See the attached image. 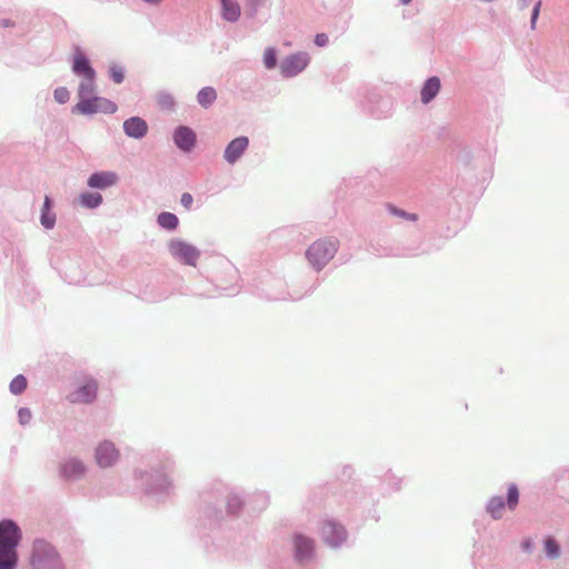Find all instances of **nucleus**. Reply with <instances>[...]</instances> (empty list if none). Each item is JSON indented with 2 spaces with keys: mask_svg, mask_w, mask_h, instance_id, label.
Here are the masks:
<instances>
[{
  "mask_svg": "<svg viewBox=\"0 0 569 569\" xmlns=\"http://www.w3.org/2000/svg\"><path fill=\"white\" fill-rule=\"evenodd\" d=\"M147 468L136 469L134 478L146 495L157 502L164 501L173 492L171 473L174 461L168 452L156 451L144 458Z\"/></svg>",
  "mask_w": 569,
  "mask_h": 569,
  "instance_id": "f257e3e1",
  "label": "nucleus"
},
{
  "mask_svg": "<svg viewBox=\"0 0 569 569\" xmlns=\"http://www.w3.org/2000/svg\"><path fill=\"white\" fill-rule=\"evenodd\" d=\"M199 499V525L210 529L221 526L224 520L223 507L228 516L234 517L247 506V499L222 483L202 491Z\"/></svg>",
  "mask_w": 569,
  "mask_h": 569,
  "instance_id": "f03ea898",
  "label": "nucleus"
},
{
  "mask_svg": "<svg viewBox=\"0 0 569 569\" xmlns=\"http://www.w3.org/2000/svg\"><path fill=\"white\" fill-rule=\"evenodd\" d=\"M31 569H66L64 562L51 542L36 538L30 552Z\"/></svg>",
  "mask_w": 569,
  "mask_h": 569,
  "instance_id": "7ed1b4c3",
  "label": "nucleus"
},
{
  "mask_svg": "<svg viewBox=\"0 0 569 569\" xmlns=\"http://www.w3.org/2000/svg\"><path fill=\"white\" fill-rule=\"evenodd\" d=\"M338 248V239L333 237L321 238L309 246L306 258L316 271H321L335 257Z\"/></svg>",
  "mask_w": 569,
  "mask_h": 569,
  "instance_id": "20e7f679",
  "label": "nucleus"
},
{
  "mask_svg": "<svg viewBox=\"0 0 569 569\" xmlns=\"http://www.w3.org/2000/svg\"><path fill=\"white\" fill-rule=\"evenodd\" d=\"M292 559L296 565H300L306 569L315 562L317 557V548L315 538L302 532H295L291 538Z\"/></svg>",
  "mask_w": 569,
  "mask_h": 569,
  "instance_id": "39448f33",
  "label": "nucleus"
},
{
  "mask_svg": "<svg viewBox=\"0 0 569 569\" xmlns=\"http://www.w3.org/2000/svg\"><path fill=\"white\" fill-rule=\"evenodd\" d=\"M520 492L516 483H509L507 487L506 498L501 496H492L486 503V512L493 519L500 520L502 518V511L507 508L510 511H515L519 505Z\"/></svg>",
  "mask_w": 569,
  "mask_h": 569,
  "instance_id": "423d86ee",
  "label": "nucleus"
},
{
  "mask_svg": "<svg viewBox=\"0 0 569 569\" xmlns=\"http://www.w3.org/2000/svg\"><path fill=\"white\" fill-rule=\"evenodd\" d=\"M320 535L323 542L331 549H340L348 538L346 527L335 519H326L322 521Z\"/></svg>",
  "mask_w": 569,
  "mask_h": 569,
  "instance_id": "0eeeda50",
  "label": "nucleus"
},
{
  "mask_svg": "<svg viewBox=\"0 0 569 569\" xmlns=\"http://www.w3.org/2000/svg\"><path fill=\"white\" fill-rule=\"evenodd\" d=\"M169 253L186 266L194 267L200 257V250L181 239H172L168 243Z\"/></svg>",
  "mask_w": 569,
  "mask_h": 569,
  "instance_id": "6e6552de",
  "label": "nucleus"
},
{
  "mask_svg": "<svg viewBox=\"0 0 569 569\" xmlns=\"http://www.w3.org/2000/svg\"><path fill=\"white\" fill-rule=\"evenodd\" d=\"M22 541V530L11 518L0 520V548L17 550Z\"/></svg>",
  "mask_w": 569,
  "mask_h": 569,
  "instance_id": "1a4fd4ad",
  "label": "nucleus"
},
{
  "mask_svg": "<svg viewBox=\"0 0 569 569\" xmlns=\"http://www.w3.org/2000/svg\"><path fill=\"white\" fill-rule=\"evenodd\" d=\"M362 108L373 118H387L392 110V101L376 90L370 91L362 101Z\"/></svg>",
  "mask_w": 569,
  "mask_h": 569,
  "instance_id": "9d476101",
  "label": "nucleus"
},
{
  "mask_svg": "<svg viewBox=\"0 0 569 569\" xmlns=\"http://www.w3.org/2000/svg\"><path fill=\"white\" fill-rule=\"evenodd\" d=\"M310 63V56L306 51H298L287 56L280 63V74L284 79L300 74Z\"/></svg>",
  "mask_w": 569,
  "mask_h": 569,
  "instance_id": "9b49d317",
  "label": "nucleus"
},
{
  "mask_svg": "<svg viewBox=\"0 0 569 569\" xmlns=\"http://www.w3.org/2000/svg\"><path fill=\"white\" fill-rule=\"evenodd\" d=\"M86 472L84 462L77 457H69L59 463V477L67 482L81 479Z\"/></svg>",
  "mask_w": 569,
  "mask_h": 569,
  "instance_id": "f8f14e48",
  "label": "nucleus"
},
{
  "mask_svg": "<svg viewBox=\"0 0 569 569\" xmlns=\"http://www.w3.org/2000/svg\"><path fill=\"white\" fill-rule=\"evenodd\" d=\"M119 450L110 440L101 441L94 450V460L97 465L102 469H107L114 466L116 462L119 460Z\"/></svg>",
  "mask_w": 569,
  "mask_h": 569,
  "instance_id": "ddd939ff",
  "label": "nucleus"
},
{
  "mask_svg": "<svg viewBox=\"0 0 569 569\" xmlns=\"http://www.w3.org/2000/svg\"><path fill=\"white\" fill-rule=\"evenodd\" d=\"M71 71L74 76L81 77L83 79L92 80L96 79L97 72L92 67L90 59L86 53L81 50L80 47H74V52L72 56V64Z\"/></svg>",
  "mask_w": 569,
  "mask_h": 569,
  "instance_id": "4468645a",
  "label": "nucleus"
},
{
  "mask_svg": "<svg viewBox=\"0 0 569 569\" xmlns=\"http://www.w3.org/2000/svg\"><path fill=\"white\" fill-rule=\"evenodd\" d=\"M172 140L180 151L189 153L197 144V134L190 127L180 124L173 130Z\"/></svg>",
  "mask_w": 569,
  "mask_h": 569,
  "instance_id": "2eb2a0df",
  "label": "nucleus"
},
{
  "mask_svg": "<svg viewBox=\"0 0 569 569\" xmlns=\"http://www.w3.org/2000/svg\"><path fill=\"white\" fill-rule=\"evenodd\" d=\"M249 138L239 136L232 139L224 148L223 159L229 164H236L249 148Z\"/></svg>",
  "mask_w": 569,
  "mask_h": 569,
  "instance_id": "dca6fc26",
  "label": "nucleus"
},
{
  "mask_svg": "<svg viewBox=\"0 0 569 569\" xmlns=\"http://www.w3.org/2000/svg\"><path fill=\"white\" fill-rule=\"evenodd\" d=\"M119 176L114 171L100 170L92 172L87 179V186L94 190H106L117 184Z\"/></svg>",
  "mask_w": 569,
  "mask_h": 569,
  "instance_id": "f3484780",
  "label": "nucleus"
},
{
  "mask_svg": "<svg viewBox=\"0 0 569 569\" xmlns=\"http://www.w3.org/2000/svg\"><path fill=\"white\" fill-rule=\"evenodd\" d=\"M122 129L127 137L140 140L147 136L149 127L143 118L132 116L123 121Z\"/></svg>",
  "mask_w": 569,
  "mask_h": 569,
  "instance_id": "a211bd4d",
  "label": "nucleus"
},
{
  "mask_svg": "<svg viewBox=\"0 0 569 569\" xmlns=\"http://www.w3.org/2000/svg\"><path fill=\"white\" fill-rule=\"evenodd\" d=\"M53 199L50 196H44L40 210V223L47 230L53 229L57 222V214L53 211Z\"/></svg>",
  "mask_w": 569,
  "mask_h": 569,
  "instance_id": "6ab92c4d",
  "label": "nucleus"
},
{
  "mask_svg": "<svg viewBox=\"0 0 569 569\" xmlns=\"http://www.w3.org/2000/svg\"><path fill=\"white\" fill-rule=\"evenodd\" d=\"M441 89L440 78L437 76L429 77L422 84L420 90V99L423 104L430 103Z\"/></svg>",
  "mask_w": 569,
  "mask_h": 569,
  "instance_id": "aec40b11",
  "label": "nucleus"
},
{
  "mask_svg": "<svg viewBox=\"0 0 569 569\" xmlns=\"http://www.w3.org/2000/svg\"><path fill=\"white\" fill-rule=\"evenodd\" d=\"M73 381V391H98L99 383L98 381L90 375H87L82 371L74 372L72 376Z\"/></svg>",
  "mask_w": 569,
  "mask_h": 569,
  "instance_id": "412c9836",
  "label": "nucleus"
},
{
  "mask_svg": "<svg viewBox=\"0 0 569 569\" xmlns=\"http://www.w3.org/2000/svg\"><path fill=\"white\" fill-rule=\"evenodd\" d=\"M99 112V96H94L82 101H78L72 108L71 113L82 116H93Z\"/></svg>",
  "mask_w": 569,
  "mask_h": 569,
  "instance_id": "4be33fe9",
  "label": "nucleus"
},
{
  "mask_svg": "<svg viewBox=\"0 0 569 569\" xmlns=\"http://www.w3.org/2000/svg\"><path fill=\"white\" fill-rule=\"evenodd\" d=\"M350 503L353 507L370 509V507H373L376 505V499L371 490L367 488H359L353 492Z\"/></svg>",
  "mask_w": 569,
  "mask_h": 569,
  "instance_id": "5701e85b",
  "label": "nucleus"
},
{
  "mask_svg": "<svg viewBox=\"0 0 569 569\" xmlns=\"http://www.w3.org/2000/svg\"><path fill=\"white\" fill-rule=\"evenodd\" d=\"M221 17L228 22H237L240 18L241 8L237 0H221Z\"/></svg>",
  "mask_w": 569,
  "mask_h": 569,
  "instance_id": "b1692460",
  "label": "nucleus"
},
{
  "mask_svg": "<svg viewBox=\"0 0 569 569\" xmlns=\"http://www.w3.org/2000/svg\"><path fill=\"white\" fill-rule=\"evenodd\" d=\"M270 502L269 495L266 491H258L247 499V507L254 512H261Z\"/></svg>",
  "mask_w": 569,
  "mask_h": 569,
  "instance_id": "393cba45",
  "label": "nucleus"
},
{
  "mask_svg": "<svg viewBox=\"0 0 569 569\" xmlns=\"http://www.w3.org/2000/svg\"><path fill=\"white\" fill-rule=\"evenodd\" d=\"M79 204L86 209H97L103 202V197L100 192L97 191H84L81 192L79 198Z\"/></svg>",
  "mask_w": 569,
  "mask_h": 569,
  "instance_id": "a878e982",
  "label": "nucleus"
},
{
  "mask_svg": "<svg viewBox=\"0 0 569 569\" xmlns=\"http://www.w3.org/2000/svg\"><path fill=\"white\" fill-rule=\"evenodd\" d=\"M19 553L17 550L0 548V569H17Z\"/></svg>",
  "mask_w": 569,
  "mask_h": 569,
  "instance_id": "bb28decb",
  "label": "nucleus"
},
{
  "mask_svg": "<svg viewBox=\"0 0 569 569\" xmlns=\"http://www.w3.org/2000/svg\"><path fill=\"white\" fill-rule=\"evenodd\" d=\"M217 100V91L213 87H203L197 93V102L203 109L210 108Z\"/></svg>",
  "mask_w": 569,
  "mask_h": 569,
  "instance_id": "cd10ccee",
  "label": "nucleus"
},
{
  "mask_svg": "<svg viewBox=\"0 0 569 569\" xmlns=\"http://www.w3.org/2000/svg\"><path fill=\"white\" fill-rule=\"evenodd\" d=\"M157 223L167 231H174L179 227V218L172 212L162 211L157 216Z\"/></svg>",
  "mask_w": 569,
  "mask_h": 569,
  "instance_id": "c85d7f7f",
  "label": "nucleus"
},
{
  "mask_svg": "<svg viewBox=\"0 0 569 569\" xmlns=\"http://www.w3.org/2000/svg\"><path fill=\"white\" fill-rule=\"evenodd\" d=\"M96 94V79L88 80L83 79L77 90L78 101H82L83 99H88L94 97Z\"/></svg>",
  "mask_w": 569,
  "mask_h": 569,
  "instance_id": "c756f323",
  "label": "nucleus"
},
{
  "mask_svg": "<svg viewBox=\"0 0 569 569\" xmlns=\"http://www.w3.org/2000/svg\"><path fill=\"white\" fill-rule=\"evenodd\" d=\"M402 479L395 476L392 472H387L382 479V490L387 493H391L400 490Z\"/></svg>",
  "mask_w": 569,
  "mask_h": 569,
  "instance_id": "7c9ffc66",
  "label": "nucleus"
},
{
  "mask_svg": "<svg viewBox=\"0 0 569 569\" xmlns=\"http://www.w3.org/2000/svg\"><path fill=\"white\" fill-rule=\"evenodd\" d=\"M543 548L547 558L553 560L560 557L561 548L559 542L551 536H547L543 539Z\"/></svg>",
  "mask_w": 569,
  "mask_h": 569,
  "instance_id": "2f4dec72",
  "label": "nucleus"
},
{
  "mask_svg": "<svg viewBox=\"0 0 569 569\" xmlns=\"http://www.w3.org/2000/svg\"><path fill=\"white\" fill-rule=\"evenodd\" d=\"M386 208L391 216L400 218L402 220L417 222L419 219V216L417 213L408 212L392 203H387Z\"/></svg>",
  "mask_w": 569,
  "mask_h": 569,
  "instance_id": "473e14b6",
  "label": "nucleus"
},
{
  "mask_svg": "<svg viewBox=\"0 0 569 569\" xmlns=\"http://www.w3.org/2000/svg\"><path fill=\"white\" fill-rule=\"evenodd\" d=\"M156 100L158 106L163 110H173L176 107V99L169 91H159L157 93Z\"/></svg>",
  "mask_w": 569,
  "mask_h": 569,
  "instance_id": "72a5a7b5",
  "label": "nucleus"
},
{
  "mask_svg": "<svg viewBox=\"0 0 569 569\" xmlns=\"http://www.w3.org/2000/svg\"><path fill=\"white\" fill-rule=\"evenodd\" d=\"M263 66L267 70H273L278 66L277 49L274 47L266 48L263 52Z\"/></svg>",
  "mask_w": 569,
  "mask_h": 569,
  "instance_id": "f704fd0d",
  "label": "nucleus"
},
{
  "mask_svg": "<svg viewBox=\"0 0 569 569\" xmlns=\"http://www.w3.org/2000/svg\"><path fill=\"white\" fill-rule=\"evenodd\" d=\"M109 78L117 84H120L126 79V69L121 64L112 63L108 69Z\"/></svg>",
  "mask_w": 569,
  "mask_h": 569,
  "instance_id": "c9c22d12",
  "label": "nucleus"
},
{
  "mask_svg": "<svg viewBox=\"0 0 569 569\" xmlns=\"http://www.w3.org/2000/svg\"><path fill=\"white\" fill-rule=\"evenodd\" d=\"M98 393H68L67 399L71 403H93Z\"/></svg>",
  "mask_w": 569,
  "mask_h": 569,
  "instance_id": "e433bc0d",
  "label": "nucleus"
},
{
  "mask_svg": "<svg viewBox=\"0 0 569 569\" xmlns=\"http://www.w3.org/2000/svg\"><path fill=\"white\" fill-rule=\"evenodd\" d=\"M118 110V106L112 100L99 96V112L104 114H113Z\"/></svg>",
  "mask_w": 569,
  "mask_h": 569,
  "instance_id": "4c0bfd02",
  "label": "nucleus"
},
{
  "mask_svg": "<svg viewBox=\"0 0 569 569\" xmlns=\"http://www.w3.org/2000/svg\"><path fill=\"white\" fill-rule=\"evenodd\" d=\"M28 379L24 375L16 376L9 383V391H26Z\"/></svg>",
  "mask_w": 569,
  "mask_h": 569,
  "instance_id": "58836bf2",
  "label": "nucleus"
},
{
  "mask_svg": "<svg viewBox=\"0 0 569 569\" xmlns=\"http://www.w3.org/2000/svg\"><path fill=\"white\" fill-rule=\"evenodd\" d=\"M53 98L58 103L64 104L70 99V91L66 87H58L53 91Z\"/></svg>",
  "mask_w": 569,
  "mask_h": 569,
  "instance_id": "ea45409f",
  "label": "nucleus"
},
{
  "mask_svg": "<svg viewBox=\"0 0 569 569\" xmlns=\"http://www.w3.org/2000/svg\"><path fill=\"white\" fill-rule=\"evenodd\" d=\"M262 4V0H244V7L249 17H254Z\"/></svg>",
  "mask_w": 569,
  "mask_h": 569,
  "instance_id": "a19ab883",
  "label": "nucleus"
},
{
  "mask_svg": "<svg viewBox=\"0 0 569 569\" xmlns=\"http://www.w3.org/2000/svg\"><path fill=\"white\" fill-rule=\"evenodd\" d=\"M427 251H419V247H416V248H412V249H407L406 251H400V250H397V251H390V252H386L383 253L385 256H396V257H413V256H418V254H421V253H426Z\"/></svg>",
  "mask_w": 569,
  "mask_h": 569,
  "instance_id": "79ce46f5",
  "label": "nucleus"
},
{
  "mask_svg": "<svg viewBox=\"0 0 569 569\" xmlns=\"http://www.w3.org/2000/svg\"><path fill=\"white\" fill-rule=\"evenodd\" d=\"M32 418L31 411L28 408H20L18 410V419L21 426H27Z\"/></svg>",
  "mask_w": 569,
  "mask_h": 569,
  "instance_id": "37998d69",
  "label": "nucleus"
},
{
  "mask_svg": "<svg viewBox=\"0 0 569 569\" xmlns=\"http://www.w3.org/2000/svg\"><path fill=\"white\" fill-rule=\"evenodd\" d=\"M541 6H542V1L539 0L535 3V6L532 8L531 17H530V27L532 30L536 29V23L539 18V14H540Z\"/></svg>",
  "mask_w": 569,
  "mask_h": 569,
  "instance_id": "c03bdc74",
  "label": "nucleus"
},
{
  "mask_svg": "<svg viewBox=\"0 0 569 569\" xmlns=\"http://www.w3.org/2000/svg\"><path fill=\"white\" fill-rule=\"evenodd\" d=\"M180 203L186 210H188V211L192 210V204H193L192 194L189 192H183L180 197Z\"/></svg>",
  "mask_w": 569,
  "mask_h": 569,
  "instance_id": "a18cd8bd",
  "label": "nucleus"
},
{
  "mask_svg": "<svg viewBox=\"0 0 569 569\" xmlns=\"http://www.w3.org/2000/svg\"><path fill=\"white\" fill-rule=\"evenodd\" d=\"M267 298L269 300L278 301V300H299L302 296H291L290 293H281V295H268Z\"/></svg>",
  "mask_w": 569,
  "mask_h": 569,
  "instance_id": "49530a36",
  "label": "nucleus"
},
{
  "mask_svg": "<svg viewBox=\"0 0 569 569\" xmlns=\"http://www.w3.org/2000/svg\"><path fill=\"white\" fill-rule=\"evenodd\" d=\"M313 42H315V44H316L317 47H321V48H322V47H326V46L329 43V37H328V34H327V33H323V32H321V33H317V34L315 36V40H313Z\"/></svg>",
  "mask_w": 569,
  "mask_h": 569,
  "instance_id": "de8ad7c7",
  "label": "nucleus"
},
{
  "mask_svg": "<svg viewBox=\"0 0 569 569\" xmlns=\"http://www.w3.org/2000/svg\"><path fill=\"white\" fill-rule=\"evenodd\" d=\"M521 548L525 552L527 553H531L532 550H533V541L531 538H525L522 541H521Z\"/></svg>",
  "mask_w": 569,
  "mask_h": 569,
  "instance_id": "09e8293b",
  "label": "nucleus"
},
{
  "mask_svg": "<svg viewBox=\"0 0 569 569\" xmlns=\"http://www.w3.org/2000/svg\"><path fill=\"white\" fill-rule=\"evenodd\" d=\"M530 2L531 0H517L519 10H525L526 8H528Z\"/></svg>",
  "mask_w": 569,
  "mask_h": 569,
  "instance_id": "8fccbe9b",
  "label": "nucleus"
},
{
  "mask_svg": "<svg viewBox=\"0 0 569 569\" xmlns=\"http://www.w3.org/2000/svg\"><path fill=\"white\" fill-rule=\"evenodd\" d=\"M2 26H3V27H12V26H13V22H12L11 20H9V19H4V20L2 21Z\"/></svg>",
  "mask_w": 569,
  "mask_h": 569,
  "instance_id": "3c124183",
  "label": "nucleus"
},
{
  "mask_svg": "<svg viewBox=\"0 0 569 569\" xmlns=\"http://www.w3.org/2000/svg\"><path fill=\"white\" fill-rule=\"evenodd\" d=\"M166 297H167L166 295H161V296H159L158 298L149 299V301H151V302H156V301H159V300L166 299Z\"/></svg>",
  "mask_w": 569,
  "mask_h": 569,
  "instance_id": "603ef678",
  "label": "nucleus"
},
{
  "mask_svg": "<svg viewBox=\"0 0 569 569\" xmlns=\"http://www.w3.org/2000/svg\"><path fill=\"white\" fill-rule=\"evenodd\" d=\"M230 271L234 277L238 276V271L233 267H230Z\"/></svg>",
  "mask_w": 569,
  "mask_h": 569,
  "instance_id": "864d4df0",
  "label": "nucleus"
},
{
  "mask_svg": "<svg viewBox=\"0 0 569 569\" xmlns=\"http://www.w3.org/2000/svg\"><path fill=\"white\" fill-rule=\"evenodd\" d=\"M411 1H412V0H400V2H401L402 4H408V3H410Z\"/></svg>",
  "mask_w": 569,
  "mask_h": 569,
  "instance_id": "5fc2aeb1",
  "label": "nucleus"
},
{
  "mask_svg": "<svg viewBox=\"0 0 569 569\" xmlns=\"http://www.w3.org/2000/svg\"><path fill=\"white\" fill-rule=\"evenodd\" d=\"M315 288H316V286H312V287L307 291V293L312 292V291L315 290Z\"/></svg>",
  "mask_w": 569,
  "mask_h": 569,
  "instance_id": "6e6d98bb",
  "label": "nucleus"
},
{
  "mask_svg": "<svg viewBox=\"0 0 569 569\" xmlns=\"http://www.w3.org/2000/svg\"><path fill=\"white\" fill-rule=\"evenodd\" d=\"M236 292V290H231L230 292H228V295H234Z\"/></svg>",
  "mask_w": 569,
  "mask_h": 569,
  "instance_id": "4d7b16f0",
  "label": "nucleus"
}]
</instances>
